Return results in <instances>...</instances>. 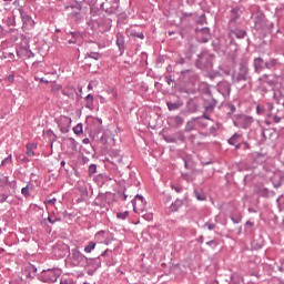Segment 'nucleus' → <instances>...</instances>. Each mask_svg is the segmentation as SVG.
<instances>
[{"label":"nucleus","instance_id":"nucleus-55","mask_svg":"<svg viewBox=\"0 0 284 284\" xmlns=\"http://www.w3.org/2000/svg\"><path fill=\"white\" fill-rule=\"evenodd\" d=\"M8 26H17V19L14 17L12 19L9 18Z\"/></svg>","mask_w":284,"mask_h":284},{"label":"nucleus","instance_id":"nucleus-20","mask_svg":"<svg viewBox=\"0 0 284 284\" xmlns=\"http://www.w3.org/2000/svg\"><path fill=\"white\" fill-rule=\"evenodd\" d=\"M192 54H194V45L189 43L187 47H186V52H184V58H182L179 63L180 64L185 63L184 59L186 61H191L192 60Z\"/></svg>","mask_w":284,"mask_h":284},{"label":"nucleus","instance_id":"nucleus-41","mask_svg":"<svg viewBox=\"0 0 284 284\" xmlns=\"http://www.w3.org/2000/svg\"><path fill=\"white\" fill-rule=\"evenodd\" d=\"M61 90H63V85H61V84H54L51 88V92H53V94H59V92H61Z\"/></svg>","mask_w":284,"mask_h":284},{"label":"nucleus","instance_id":"nucleus-39","mask_svg":"<svg viewBox=\"0 0 284 284\" xmlns=\"http://www.w3.org/2000/svg\"><path fill=\"white\" fill-rule=\"evenodd\" d=\"M128 216H130L129 211L116 213V219H120L121 221H125V219H128Z\"/></svg>","mask_w":284,"mask_h":284},{"label":"nucleus","instance_id":"nucleus-47","mask_svg":"<svg viewBox=\"0 0 284 284\" xmlns=\"http://www.w3.org/2000/svg\"><path fill=\"white\" fill-rule=\"evenodd\" d=\"M256 113L257 114H265V106L257 104L256 105Z\"/></svg>","mask_w":284,"mask_h":284},{"label":"nucleus","instance_id":"nucleus-30","mask_svg":"<svg viewBox=\"0 0 284 284\" xmlns=\"http://www.w3.org/2000/svg\"><path fill=\"white\" fill-rule=\"evenodd\" d=\"M60 284H77V282H74V278H72V276L63 275L60 280Z\"/></svg>","mask_w":284,"mask_h":284},{"label":"nucleus","instance_id":"nucleus-31","mask_svg":"<svg viewBox=\"0 0 284 284\" xmlns=\"http://www.w3.org/2000/svg\"><path fill=\"white\" fill-rule=\"evenodd\" d=\"M166 105L170 112H174L175 110H179V102H172V100H169L166 102Z\"/></svg>","mask_w":284,"mask_h":284},{"label":"nucleus","instance_id":"nucleus-1","mask_svg":"<svg viewBox=\"0 0 284 284\" xmlns=\"http://www.w3.org/2000/svg\"><path fill=\"white\" fill-rule=\"evenodd\" d=\"M197 79L199 78H197L196 73L192 69L181 71L180 92H186V94H190V92H192V88H194V83H196Z\"/></svg>","mask_w":284,"mask_h":284},{"label":"nucleus","instance_id":"nucleus-18","mask_svg":"<svg viewBox=\"0 0 284 284\" xmlns=\"http://www.w3.org/2000/svg\"><path fill=\"white\" fill-rule=\"evenodd\" d=\"M265 63H266V61L263 60V58H261V57L254 58V60H253L254 71L261 72V71L265 70Z\"/></svg>","mask_w":284,"mask_h":284},{"label":"nucleus","instance_id":"nucleus-17","mask_svg":"<svg viewBox=\"0 0 284 284\" xmlns=\"http://www.w3.org/2000/svg\"><path fill=\"white\" fill-rule=\"evenodd\" d=\"M85 267H92L93 270H99L101 267V256L98 257H88Z\"/></svg>","mask_w":284,"mask_h":284},{"label":"nucleus","instance_id":"nucleus-44","mask_svg":"<svg viewBox=\"0 0 284 284\" xmlns=\"http://www.w3.org/2000/svg\"><path fill=\"white\" fill-rule=\"evenodd\" d=\"M88 172L89 176H94V174H97V164H90Z\"/></svg>","mask_w":284,"mask_h":284},{"label":"nucleus","instance_id":"nucleus-3","mask_svg":"<svg viewBox=\"0 0 284 284\" xmlns=\"http://www.w3.org/2000/svg\"><path fill=\"white\" fill-rule=\"evenodd\" d=\"M195 65L199 70H212V67L214 65V54L203 51L197 54Z\"/></svg>","mask_w":284,"mask_h":284},{"label":"nucleus","instance_id":"nucleus-54","mask_svg":"<svg viewBox=\"0 0 284 284\" xmlns=\"http://www.w3.org/2000/svg\"><path fill=\"white\" fill-rule=\"evenodd\" d=\"M231 220H232L233 223H235V224L241 223V216H234V215H232V216H231Z\"/></svg>","mask_w":284,"mask_h":284},{"label":"nucleus","instance_id":"nucleus-50","mask_svg":"<svg viewBox=\"0 0 284 284\" xmlns=\"http://www.w3.org/2000/svg\"><path fill=\"white\" fill-rule=\"evenodd\" d=\"M27 154L29 156H34V151H32V148L30 146V144H27Z\"/></svg>","mask_w":284,"mask_h":284},{"label":"nucleus","instance_id":"nucleus-36","mask_svg":"<svg viewBox=\"0 0 284 284\" xmlns=\"http://www.w3.org/2000/svg\"><path fill=\"white\" fill-rule=\"evenodd\" d=\"M261 194H262V196H265L266 199H268L270 196H276V192L270 191L267 189H263L261 191Z\"/></svg>","mask_w":284,"mask_h":284},{"label":"nucleus","instance_id":"nucleus-35","mask_svg":"<svg viewBox=\"0 0 284 284\" xmlns=\"http://www.w3.org/2000/svg\"><path fill=\"white\" fill-rule=\"evenodd\" d=\"M57 123L62 134H68V132H70V125H64L61 121H57Z\"/></svg>","mask_w":284,"mask_h":284},{"label":"nucleus","instance_id":"nucleus-12","mask_svg":"<svg viewBox=\"0 0 284 284\" xmlns=\"http://www.w3.org/2000/svg\"><path fill=\"white\" fill-rule=\"evenodd\" d=\"M0 187H10L17 190V180L10 181V176L0 174Z\"/></svg>","mask_w":284,"mask_h":284},{"label":"nucleus","instance_id":"nucleus-32","mask_svg":"<svg viewBox=\"0 0 284 284\" xmlns=\"http://www.w3.org/2000/svg\"><path fill=\"white\" fill-rule=\"evenodd\" d=\"M94 247H97V242L90 241L88 245L84 247L85 254H90L93 252Z\"/></svg>","mask_w":284,"mask_h":284},{"label":"nucleus","instance_id":"nucleus-16","mask_svg":"<svg viewBox=\"0 0 284 284\" xmlns=\"http://www.w3.org/2000/svg\"><path fill=\"white\" fill-rule=\"evenodd\" d=\"M92 125V130L95 134H101L103 132V120L101 118H93Z\"/></svg>","mask_w":284,"mask_h":284},{"label":"nucleus","instance_id":"nucleus-37","mask_svg":"<svg viewBox=\"0 0 284 284\" xmlns=\"http://www.w3.org/2000/svg\"><path fill=\"white\" fill-rule=\"evenodd\" d=\"M73 132L74 134H77L78 136L83 134V123H78L74 128H73Z\"/></svg>","mask_w":284,"mask_h":284},{"label":"nucleus","instance_id":"nucleus-8","mask_svg":"<svg viewBox=\"0 0 284 284\" xmlns=\"http://www.w3.org/2000/svg\"><path fill=\"white\" fill-rule=\"evenodd\" d=\"M71 258L73 261V265H78L80 267H85L88 263V257L79 251V248H73L71 251Z\"/></svg>","mask_w":284,"mask_h":284},{"label":"nucleus","instance_id":"nucleus-10","mask_svg":"<svg viewBox=\"0 0 284 284\" xmlns=\"http://www.w3.org/2000/svg\"><path fill=\"white\" fill-rule=\"evenodd\" d=\"M245 39L247 37V30L239 29L236 27L229 28V38L230 39Z\"/></svg>","mask_w":284,"mask_h":284},{"label":"nucleus","instance_id":"nucleus-62","mask_svg":"<svg viewBox=\"0 0 284 284\" xmlns=\"http://www.w3.org/2000/svg\"><path fill=\"white\" fill-rule=\"evenodd\" d=\"M273 120H274V123H281L282 118L278 115H274Z\"/></svg>","mask_w":284,"mask_h":284},{"label":"nucleus","instance_id":"nucleus-24","mask_svg":"<svg viewBox=\"0 0 284 284\" xmlns=\"http://www.w3.org/2000/svg\"><path fill=\"white\" fill-rule=\"evenodd\" d=\"M166 212L168 214H174V212H179V199H176L171 203V205L166 207Z\"/></svg>","mask_w":284,"mask_h":284},{"label":"nucleus","instance_id":"nucleus-58","mask_svg":"<svg viewBox=\"0 0 284 284\" xmlns=\"http://www.w3.org/2000/svg\"><path fill=\"white\" fill-rule=\"evenodd\" d=\"M67 34H71L72 39H77V37H79V32H74V31H69L67 32Z\"/></svg>","mask_w":284,"mask_h":284},{"label":"nucleus","instance_id":"nucleus-56","mask_svg":"<svg viewBox=\"0 0 284 284\" xmlns=\"http://www.w3.org/2000/svg\"><path fill=\"white\" fill-rule=\"evenodd\" d=\"M266 83L271 85V88H276L278 85L274 80H267Z\"/></svg>","mask_w":284,"mask_h":284},{"label":"nucleus","instance_id":"nucleus-15","mask_svg":"<svg viewBox=\"0 0 284 284\" xmlns=\"http://www.w3.org/2000/svg\"><path fill=\"white\" fill-rule=\"evenodd\" d=\"M92 205H94L95 207H106L108 196H105V194L103 193L98 194L95 200L92 202Z\"/></svg>","mask_w":284,"mask_h":284},{"label":"nucleus","instance_id":"nucleus-6","mask_svg":"<svg viewBox=\"0 0 284 284\" xmlns=\"http://www.w3.org/2000/svg\"><path fill=\"white\" fill-rule=\"evenodd\" d=\"M16 10L20 14L23 28H26V30H33L34 26H37V22H34L32 16L26 12V9H23L22 6H19L18 8H16Z\"/></svg>","mask_w":284,"mask_h":284},{"label":"nucleus","instance_id":"nucleus-2","mask_svg":"<svg viewBox=\"0 0 284 284\" xmlns=\"http://www.w3.org/2000/svg\"><path fill=\"white\" fill-rule=\"evenodd\" d=\"M233 83H241L243 81H252V75H250V64L247 61L242 60L239 64L237 71L232 75Z\"/></svg>","mask_w":284,"mask_h":284},{"label":"nucleus","instance_id":"nucleus-61","mask_svg":"<svg viewBox=\"0 0 284 284\" xmlns=\"http://www.w3.org/2000/svg\"><path fill=\"white\" fill-rule=\"evenodd\" d=\"M206 245H213L214 247H216V240H211L209 242H206Z\"/></svg>","mask_w":284,"mask_h":284},{"label":"nucleus","instance_id":"nucleus-40","mask_svg":"<svg viewBox=\"0 0 284 284\" xmlns=\"http://www.w3.org/2000/svg\"><path fill=\"white\" fill-rule=\"evenodd\" d=\"M194 194H195V197L197 199V201H205V193H203L199 190H195Z\"/></svg>","mask_w":284,"mask_h":284},{"label":"nucleus","instance_id":"nucleus-45","mask_svg":"<svg viewBox=\"0 0 284 284\" xmlns=\"http://www.w3.org/2000/svg\"><path fill=\"white\" fill-rule=\"evenodd\" d=\"M226 108L230 110L227 113L229 116L236 112V106L232 103L226 104Z\"/></svg>","mask_w":284,"mask_h":284},{"label":"nucleus","instance_id":"nucleus-27","mask_svg":"<svg viewBox=\"0 0 284 284\" xmlns=\"http://www.w3.org/2000/svg\"><path fill=\"white\" fill-rule=\"evenodd\" d=\"M182 163L186 170H191L192 168V155H186L182 158Z\"/></svg>","mask_w":284,"mask_h":284},{"label":"nucleus","instance_id":"nucleus-26","mask_svg":"<svg viewBox=\"0 0 284 284\" xmlns=\"http://www.w3.org/2000/svg\"><path fill=\"white\" fill-rule=\"evenodd\" d=\"M136 201L139 203H141V205H145V197H143V195H139V194L135 195V200L131 201L134 212H136Z\"/></svg>","mask_w":284,"mask_h":284},{"label":"nucleus","instance_id":"nucleus-43","mask_svg":"<svg viewBox=\"0 0 284 284\" xmlns=\"http://www.w3.org/2000/svg\"><path fill=\"white\" fill-rule=\"evenodd\" d=\"M21 194L28 199L30 196V185H27L21 189Z\"/></svg>","mask_w":284,"mask_h":284},{"label":"nucleus","instance_id":"nucleus-4","mask_svg":"<svg viewBox=\"0 0 284 284\" xmlns=\"http://www.w3.org/2000/svg\"><path fill=\"white\" fill-rule=\"evenodd\" d=\"M59 276H61V270L60 268H48L43 270L39 275V281L42 283H57L59 280Z\"/></svg>","mask_w":284,"mask_h":284},{"label":"nucleus","instance_id":"nucleus-11","mask_svg":"<svg viewBox=\"0 0 284 284\" xmlns=\"http://www.w3.org/2000/svg\"><path fill=\"white\" fill-rule=\"evenodd\" d=\"M217 92L224 97V99H227L232 92V84L227 81H222L217 84Z\"/></svg>","mask_w":284,"mask_h":284},{"label":"nucleus","instance_id":"nucleus-63","mask_svg":"<svg viewBox=\"0 0 284 284\" xmlns=\"http://www.w3.org/2000/svg\"><path fill=\"white\" fill-rule=\"evenodd\" d=\"M30 273H31V274H37V266L31 265V267H30Z\"/></svg>","mask_w":284,"mask_h":284},{"label":"nucleus","instance_id":"nucleus-33","mask_svg":"<svg viewBox=\"0 0 284 284\" xmlns=\"http://www.w3.org/2000/svg\"><path fill=\"white\" fill-rule=\"evenodd\" d=\"M85 59H94V61H99V59H101V53L94 51L88 52Z\"/></svg>","mask_w":284,"mask_h":284},{"label":"nucleus","instance_id":"nucleus-13","mask_svg":"<svg viewBox=\"0 0 284 284\" xmlns=\"http://www.w3.org/2000/svg\"><path fill=\"white\" fill-rule=\"evenodd\" d=\"M241 9L234 8L230 11V18H229V29L230 28H236V21L241 19V14L239 13Z\"/></svg>","mask_w":284,"mask_h":284},{"label":"nucleus","instance_id":"nucleus-34","mask_svg":"<svg viewBox=\"0 0 284 284\" xmlns=\"http://www.w3.org/2000/svg\"><path fill=\"white\" fill-rule=\"evenodd\" d=\"M196 118H193L190 121H187L185 125V132H192V130H194V123H196Z\"/></svg>","mask_w":284,"mask_h":284},{"label":"nucleus","instance_id":"nucleus-21","mask_svg":"<svg viewBox=\"0 0 284 284\" xmlns=\"http://www.w3.org/2000/svg\"><path fill=\"white\" fill-rule=\"evenodd\" d=\"M273 98L277 103H281V99H284V87L282 84H277V87H275Z\"/></svg>","mask_w":284,"mask_h":284},{"label":"nucleus","instance_id":"nucleus-53","mask_svg":"<svg viewBox=\"0 0 284 284\" xmlns=\"http://www.w3.org/2000/svg\"><path fill=\"white\" fill-rule=\"evenodd\" d=\"M36 81H40V83H45L48 85V83H50V81H48L45 78H39V77H34Z\"/></svg>","mask_w":284,"mask_h":284},{"label":"nucleus","instance_id":"nucleus-59","mask_svg":"<svg viewBox=\"0 0 284 284\" xmlns=\"http://www.w3.org/2000/svg\"><path fill=\"white\" fill-rule=\"evenodd\" d=\"M271 284H284V281L281 280V278H275V280L272 281Z\"/></svg>","mask_w":284,"mask_h":284},{"label":"nucleus","instance_id":"nucleus-48","mask_svg":"<svg viewBox=\"0 0 284 284\" xmlns=\"http://www.w3.org/2000/svg\"><path fill=\"white\" fill-rule=\"evenodd\" d=\"M204 226L207 227V230H210V231L216 230V224H214V223L206 222L204 224Z\"/></svg>","mask_w":284,"mask_h":284},{"label":"nucleus","instance_id":"nucleus-14","mask_svg":"<svg viewBox=\"0 0 284 284\" xmlns=\"http://www.w3.org/2000/svg\"><path fill=\"white\" fill-rule=\"evenodd\" d=\"M115 45H118L120 57H123V54H125V36H123V33H116Z\"/></svg>","mask_w":284,"mask_h":284},{"label":"nucleus","instance_id":"nucleus-52","mask_svg":"<svg viewBox=\"0 0 284 284\" xmlns=\"http://www.w3.org/2000/svg\"><path fill=\"white\" fill-rule=\"evenodd\" d=\"M110 255V248H106L105 251H103L99 256H100V261L101 258L109 256Z\"/></svg>","mask_w":284,"mask_h":284},{"label":"nucleus","instance_id":"nucleus-64","mask_svg":"<svg viewBox=\"0 0 284 284\" xmlns=\"http://www.w3.org/2000/svg\"><path fill=\"white\" fill-rule=\"evenodd\" d=\"M201 32H203V34H210V28H202Z\"/></svg>","mask_w":284,"mask_h":284},{"label":"nucleus","instance_id":"nucleus-60","mask_svg":"<svg viewBox=\"0 0 284 284\" xmlns=\"http://www.w3.org/2000/svg\"><path fill=\"white\" fill-rule=\"evenodd\" d=\"M242 150H250V143L247 142H242Z\"/></svg>","mask_w":284,"mask_h":284},{"label":"nucleus","instance_id":"nucleus-51","mask_svg":"<svg viewBox=\"0 0 284 284\" xmlns=\"http://www.w3.org/2000/svg\"><path fill=\"white\" fill-rule=\"evenodd\" d=\"M8 201V195L6 193H0V203H6Z\"/></svg>","mask_w":284,"mask_h":284},{"label":"nucleus","instance_id":"nucleus-9","mask_svg":"<svg viewBox=\"0 0 284 284\" xmlns=\"http://www.w3.org/2000/svg\"><path fill=\"white\" fill-rule=\"evenodd\" d=\"M216 105H219V101H216V99L204 100L203 102L204 113L202 118L210 121V115L214 112Z\"/></svg>","mask_w":284,"mask_h":284},{"label":"nucleus","instance_id":"nucleus-28","mask_svg":"<svg viewBox=\"0 0 284 284\" xmlns=\"http://www.w3.org/2000/svg\"><path fill=\"white\" fill-rule=\"evenodd\" d=\"M43 134L44 136H48L49 141L51 142V145L52 143H54V141H57V134H54V132L52 130H47V131H43Z\"/></svg>","mask_w":284,"mask_h":284},{"label":"nucleus","instance_id":"nucleus-46","mask_svg":"<svg viewBox=\"0 0 284 284\" xmlns=\"http://www.w3.org/2000/svg\"><path fill=\"white\" fill-rule=\"evenodd\" d=\"M165 79H166L168 85H172V88L176 85V82L174 81V79H172V75H168Z\"/></svg>","mask_w":284,"mask_h":284},{"label":"nucleus","instance_id":"nucleus-57","mask_svg":"<svg viewBox=\"0 0 284 284\" xmlns=\"http://www.w3.org/2000/svg\"><path fill=\"white\" fill-rule=\"evenodd\" d=\"M114 241V237H105L104 245H110Z\"/></svg>","mask_w":284,"mask_h":284},{"label":"nucleus","instance_id":"nucleus-5","mask_svg":"<svg viewBox=\"0 0 284 284\" xmlns=\"http://www.w3.org/2000/svg\"><path fill=\"white\" fill-rule=\"evenodd\" d=\"M233 123L235 128H241L242 130H247V128H252V123H254V118L247 114H235L233 116Z\"/></svg>","mask_w":284,"mask_h":284},{"label":"nucleus","instance_id":"nucleus-7","mask_svg":"<svg viewBox=\"0 0 284 284\" xmlns=\"http://www.w3.org/2000/svg\"><path fill=\"white\" fill-rule=\"evenodd\" d=\"M64 10H71V19L81 20V11L83 10V1L74 0L64 7Z\"/></svg>","mask_w":284,"mask_h":284},{"label":"nucleus","instance_id":"nucleus-29","mask_svg":"<svg viewBox=\"0 0 284 284\" xmlns=\"http://www.w3.org/2000/svg\"><path fill=\"white\" fill-rule=\"evenodd\" d=\"M14 162L12 160V154H9L7 158H4L2 161H1V164H0V168H6L8 165H12Z\"/></svg>","mask_w":284,"mask_h":284},{"label":"nucleus","instance_id":"nucleus-49","mask_svg":"<svg viewBox=\"0 0 284 284\" xmlns=\"http://www.w3.org/2000/svg\"><path fill=\"white\" fill-rule=\"evenodd\" d=\"M197 23H199L200 26L205 24V13H203V14L200 16V18H199V20H197Z\"/></svg>","mask_w":284,"mask_h":284},{"label":"nucleus","instance_id":"nucleus-38","mask_svg":"<svg viewBox=\"0 0 284 284\" xmlns=\"http://www.w3.org/2000/svg\"><path fill=\"white\" fill-rule=\"evenodd\" d=\"M276 203H277V207H278L280 212H283V210H284V197H283V195H280L277 197Z\"/></svg>","mask_w":284,"mask_h":284},{"label":"nucleus","instance_id":"nucleus-42","mask_svg":"<svg viewBox=\"0 0 284 284\" xmlns=\"http://www.w3.org/2000/svg\"><path fill=\"white\" fill-rule=\"evenodd\" d=\"M131 37H134L135 39H145V36L143 34V32H136V31H131L130 33Z\"/></svg>","mask_w":284,"mask_h":284},{"label":"nucleus","instance_id":"nucleus-25","mask_svg":"<svg viewBox=\"0 0 284 284\" xmlns=\"http://www.w3.org/2000/svg\"><path fill=\"white\" fill-rule=\"evenodd\" d=\"M243 135L239 134V133H234L229 140L227 143L229 145H236L237 143H240L239 141H241V138Z\"/></svg>","mask_w":284,"mask_h":284},{"label":"nucleus","instance_id":"nucleus-19","mask_svg":"<svg viewBox=\"0 0 284 284\" xmlns=\"http://www.w3.org/2000/svg\"><path fill=\"white\" fill-rule=\"evenodd\" d=\"M63 97H68V99H74V94H77V88L74 85H67L62 89Z\"/></svg>","mask_w":284,"mask_h":284},{"label":"nucleus","instance_id":"nucleus-22","mask_svg":"<svg viewBox=\"0 0 284 284\" xmlns=\"http://www.w3.org/2000/svg\"><path fill=\"white\" fill-rule=\"evenodd\" d=\"M278 65H281V62H278V59L271 58L265 62L266 70H274V68H278Z\"/></svg>","mask_w":284,"mask_h":284},{"label":"nucleus","instance_id":"nucleus-23","mask_svg":"<svg viewBox=\"0 0 284 284\" xmlns=\"http://www.w3.org/2000/svg\"><path fill=\"white\" fill-rule=\"evenodd\" d=\"M85 108L88 110H93L94 109V95L92 93H89L85 99Z\"/></svg>","mask_w":284,"mask_h":284}]
</instances>
